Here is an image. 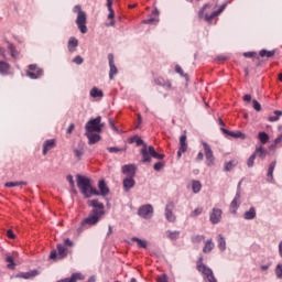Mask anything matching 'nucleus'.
<instances>
[{"mask_svg": "<svg viewBox=\"0 0 282 282\" xmlns=\"http://www.w3.org/2000/svg\"><path fill=\"white\" fill-rule=\"evenodd\" d=\"M77 186L80 191V193L86 197V199H89V197H93V195H102V197H107L109 195V187H107V183L105 181H99L98 183V189H96L94 186H91V180L77 174Z\"/></svg>", "mask_w": 282, "mask_h": 282, "instance_id": "f257e3e1", "label": "nucleus"}, {"mask_svg": "<svg viewBox=\"0 0 282 282\" xmlns=\"http://www.w3.org/2000/svg\"><path fill=\"white\" fill-rule=\"evenodd\" d=\"M192 188L194 193H199V191H202V183L199 181H194L192 183Z\"/></svg>", "mask_w": 282, "mask_h": 282, "instance_id": "a19ab883", "label": "nucleus"}, {"mask_svg": "<svg viewBox=\"0 0 282 282\" xmlns=\"http://www.w3.org/2000/svg\"><path fill=\"white\" fill-rule=\"evenodd\" d=\"M209 4H205L200 10H199V17H204V12H206V8H208Z\"/></svg>", "mask_w": 282, "mask_h": 282, "instance_id": "e2e57ef3", "label": "nucleus"}, {"mask_svg": "<svg viewBox=\"0 0 282 282\" xmlns=\"http://www.w3.org/2000/svg\"><path fill=\"white\" fill-rule=\"evenodd\" d=\"M242 100H243V102H246L247 105H249V104L252 101V96H250V95H245V96L242 97Z\"/></svg>", "mask_w": 282, "mask_h": 282, "instance_id": "6e6d98bb", "label": "nucleus"}, {"mask_svg": "<svg viewBox=\"0 0 282 282\" xmlns=\"http://www.w3.org/2000/svg\"><path fill=\"white\" fill-rule=\"evenodd\" d=\"M282 142V134H280L275 140H274V144H281Z\"/></svg>", "mask_w": 282, "mask_h": 282, "instance_id": "69168bd1", "label": "nucleus"}, {"mask_svg": "<svg viewBox=\"0 0 282 282\" xmlns=\"http://www.w3.org/2000/svg\"><path fill=\"white\" fill-rule=\"evenodd\" d=\"M6 262L8 263L7 264V268L9 269V270H14V258H12V256H7L6 257Z\"/></svg>", "mask_w": 282, "mask_h": 282, "instance_id": "e433bc0d", "label": "nucleus"}, {"mask_svg": "<svg viewBox=\"0 0 282 282\" xmlns=\"http://www.w3.org/2000/svg\"><path fill=\"white\" fill-rule=\"evenodd\" d=\"M132 241H135L139 246V248H147V246H149V243L147 242V240H142L140 238H132Z\"/></svg>", "mask_w": 282, "mask_h": 282, "instance_id": "ea45409f", "label": "nucleus"}, {"mask_svg": "<svg viewBox=\"0 0 282 282\" xmlns=\"http://www.w3.org/2000/svg\"><path fill=\"white\" fill-rule=\"evenodd\" d=\"M205 239H206V237H204L203 235L192 236V242H194V243H202V241H204Z\"/></svg>", "mask_w": 282, "mask_h": 282, "instance_id": "58836bf2", "label": "nucleus"}, {"mask_svg": "<svg viewBox=\"0 0 282 282\" xmlns=\"http://www.w3.org/2000/svg\"><path fill=\"white\" fill-rule=\"evenodd\" d=\"M28 185V183L26 182H23V181H21V182H7L6 184H4V186L7 187V188H13V186H26Z\"/></svg>", "mask_w": 282, "mask_h": 282, "instance_id": "2f4dec72", "label": "nucleus"}, {"mask_svg": "<svg viewBox=\"0 0 282 282\" xmlns=\"http://www.w3.org/2000/svg\"><path fill=\"white\" fill-rule=\"evenodd\" d=\"M64 246H68L69 248H72V246H74V241H72L69 238L64 240Z\"/></svg>", "mask_w": 282, "mask_h": 282, "instance_id": "bf43d9fd", "label": "nucleus"}, {"mask_svg": "<svg viewBox=\"0 0 282 282\" xmlns=\"http://www.w3.org/2000/svg\"><path fill=\"white\" fill-rule=\"evenodd\" d=\"M108 61H109V78L110 80H113V76L118 74V67H116V62L113 61V54H108Z\"/></svg>", "mask_w": 282, "mask_h": 282, "instance_id": "ddd939ff", "label": "nucleus"}, {"mask_svg": "<svg viewBox=\"0 0 282 282\" xmlns=\"http://www.w3.org/2000/svg\"><path fill=\"white\" fill-rule=\"evenodd\" d=\"M109 153H120V151H122V149L116 148V147H110L107 148Z\"/></svg>", "mask_w": 282, "mask_h": 282, "instance_id": "5fc2aeb1", "label": "nucleus"}, {"mask_svg": "<svg viewBox=\"0 0 282 282\" xmlns=\"http://www.w3.org/2000/svg\"><path fill=\"white\" fill-rule=\"evenodd\" d=\"M0 74L8 76L10 74V65L7 62L0 61Z\"/></svg>", "mask_w": 282, "mask_h": 282, "instance_id": "b1692460", "label": "nucleus"}, {"mask_svg": "<svg viewBox=\"0 0 282 282\" xmlns=\"http://www.w3.org/2000/svg\"><path fill=\"white\" fill-rule=\"evenodd\" d=\"M87 205L91 206L94 209L89 213L88 217L82 221V228H91V226H96L105 215V204L98 202V199L88 200Z\"/></svg>", "mask_w": 282, "mask_h": 282, "instance_id": "f03ea898", "label": "nucleus"}, {"mask_svg": "<svg viewBox=\"0 0 282 282\" xmlns=\"http://www.w3.org/2000/svg\"><path fill=\"white\" fill-rule=\"evenodd\" d=\"M141 155H142V162L147 163V162H151V158H154L155 160H164V154H160L158 152H155V148H153V145L147 147L144 145L141 149Z\"/></svg>", "mask_w": 282, "mask_h": 282, "instance_id": "20e7f679", "label": "nucleus"}, {"mask_svg": "<svg viewBox=\"0 0 282 282\" xmlns=\"http://www.w3.org/2000/svg\"><path fill=\"white\" fill-rule=\"evenodd\" d=\"M186 131L180 138V148L177 151V160L182 159V153H186L188 151V143L186 142Z\"/></svg>", "mask_w": 282, "mask_h": 282, "instance_id": "9b49d317", "label": "nucleus"}, {"mask_svg": "<svg viewBox=\"0 0 282 282\" xmlns=\"http://www.w3.org/2000/svg\"><path fill=\"white\" fill-rule=\"evenodd\" d=\"M224 10H226V4H223L217 11H215V13L219 17Z\"/></svg>", "mask_w": 282, "mask_h": 282, "instance_id": "052dcab7", "label": "nucleus"}, {"mask_svg": "<svg viewBox=\"0 0 282 282\" xmlns=\"http://www.w3.org/2000/svg\"><path fill=\"white\" fill-rule=\"evenodd\" d=\"M122 173L128 177H135V165L133 164L123 165Z\"/></svg>", "mask_w": 282, "mask_h": 282, "instance_id": "f3484780", "label": "nucleus"}, {"mask_svg": "<svg viewBox=\"0 0 282 282\" xmlns=\"http://www.w3.org/2000/svg\"><path fill=\"white\" fill-rule=\"evenodd\" d=\"M257 218V208L250 207L248 212L243 214V219L252 220Z\"/></svg>", "mask_w": 282, "mask_h": 282, "instance_id": "5701e85b", "label": "nucleus"}, {"mask_svg": "<svg viewBox=\"0 0 282 282\" xmlns=\"http://www.w3.org/2000/svg\"><path fill=\"white\" fill-rule=\"evenodd\" d=\"M154 83L160 87H165V89H171L172 87L171 80L164 79L163 77H158L156 79H154Z\"/></svg>", "mask_w": 282, "mask_h": 282, "instance_id": "412c9836", "label": "nucleus"}, {"mask_svg": "<svg viewBox=\"0 0 282 282\" xmlns=\"http://www.w3.org/2000/svg\"><path fill=\"white\" fill-rule=\"evenodd\" d=\"M258 138L262 144H268V140H270V135H268L265 132H260Z\"/></svg>", "mask_w": 282, "mask_h": 282, "instance_id": "c9c22d12", "label": "nucleus"}, {"mask_svg": "<svg viewBox=\"0 0 282 282\" xmlns=\"http://www.w3.org/2000/svg\"><path fill=\"white\" fill-rule=\"evenodd\" d=\"M229 135L231 137V138H246V135L243 134V133H241V132H229Z\"/></svg>", "mask_w": 282, "mask_h": 282, "instance_id": "09e8293b", "label": "nucleus"}, {"mask_svg": "<svg viewBox=\"0 0 282 282\" xmlns=\"http://www.w3.org/2000/svg\"><path fill=\"white\" fill-rule=\"evenodd\" d=\"M86 138H88V144L100 142V135L94 132H86Z\"/></svg>", "mask_w": 282, "mask_h": 282, "instance_id": "4be33fe9", "label": "nucleus"}, {"mask_svg": "<svg viewBox=\"0 0 282 282\" xmlns=\"http://www.w3.org/2000/svg\"><path fill=\"white\" fill-rule=\"evenodd\" d=\"M66 180H67V182L70 184V188H74V186H75L74 176L68 175V176L66 177Z\"/></svg>", "mask_w": 282, "mask_h": 282, "instance_id": "4d7b16f0", "label": "nucleus"}, {"mask_svg": "<svg viewBox=\"0 0 282 282\" xmlns=\"http://www.w3.org/2000/svg\"><path fill=\"white\" fill-rule=\"evenodd\" d=\"M274 169H276V161L271 162L268 169L267 175L271 178L274 180Z\"/></svg>", "mask_w": 282, "mask_h": 282, "instance_id": "7c9ffc66", "label": "nucleus"}, {"mask_svg": "<svg viewBox=\"0 0 282 282\" xmlns=\"http://www.w3.org/2000/svg\"><path fill=\"white\" fill-rule=\"evenodd\" d=\"M135 186V180H133L132 176H128L123 180V188L128 193V191H131Z\"/></svg>", "mask_w": 282, "mask_h": 282, "instance_id": "6ab92c4d", "label": "nucleus"}, {"mask_svg": "<svg viewBox=\"0 0 282 282\" xmlns=\"http://www.w3.org/2000/svg\"><path fill=\"white\" fill-rule=\"evenodd\" d=\"M254 160H257L256 154H252L248 160H247V166L249 169H252L254 166Z\"/></svg>", "mask_w": 282, "mask_h": 282, "instance_id": "c03bdc74", "label": "nucleus"}, {"mask_svg": "<svg viewBox=\"0 0 282 282\" xmlns=\"http://www.w3.org/2000/svg\"><path fill=\"white\" fill-rule=\"evenodd\" d=\"M245 58H254L257 56L256 52H246L243 53Z\"/></svg>", "mask_w": 282, "mask_h": 282, "instance_id": "864d4df0", "label": "nucleus"}, {"mask_svg": "<svg viewBox=\"0 0 282 282\" xmlns=\"http://www.w3.org/2000/svg\"><path fill=\"white\" fill-rule=\"evenodd\" d=\"M239 204H241V193L237 192L235 198L230 204L231 213H237V208H239Z\"/></svg>", "mask_w": 282, "mask_h": 282, "instance_id": "a211bd4d", "label": "nucleus"}, {"mask_svg": "<svg viewBox=\"0 0 282 282\" xmlns=\"http://www.w3.org/2000/svg\"><path fill=\"white\" fill-rule=\"evenodd\" d=\"M55 148H56V140L55 139L46 140L43 143V150H42L43 155H45L48 151H52V149H55Z\"/></svg>", "mask_w": 282, "mask_h": 282, "instance_id": "dca6fc26", "label": "nucleus"}, {"mask_svg": "<svg viewBox=\"0 0 282 282\" xmlns=\"http://www.w3.org/2000/svg\"><path fill=\"white\" fill-rule=\"evenodd\" d=\"M237 164H239V163L236 160L225 163V171H232V169H235V166H237Z\"/></svg>", "mask_w": 282, "mask_h": 282, "instance_id": "4c0bfd02", "label": "nucleus"}, {"mask_svg": "<svg viewBox=\"0 0 282 282\" xmlns=\"http://www.w3.org/2000/svg\"><path fill=\"white\" fill-rule=\"evenodd\" d=\"M113 0H107V8L109 10L108 19L113 20L116 13L113 11Z\"/></svg>", "mask_w": 282, "mask_h": 282, "instance_id": "c85d7f7f", "label": "nucleus"}, {"mask_svg": "<svg viewBox=\"0 0 282 282\" xmlns=\"http://www.w3.org/2000/svg\"><path fill=\"white\" fill-rule=\"evenodd\" d=\"M101 122L102 117L100 116L95 119H90L85 126L86 131L89 133H100L102 131V128L105 127V123Z\"/></svg>", "mask_w": 282, "mask_h": 282, "instance_id": "423d86ee", "label": "nucleus"}, {"mask_svg": "<svg viewBox=\"0 0 282 282\" xmlns=\"http://www.w3.org/2000/svg\"><path fill=\"white\" fill-rule=\"evenodd\" d=\"M218 248L221 250V252L226 250V239L221 235L218 236Z\"/></svg>", "mask_w": 282, "mask_h": 282, "instance_id": "72a5a7b5", "label": "nucleus"}, {"mask_svg": "<svg viewBox=\"0 0 282 282\" xmlns=\"http://www.w3.org/2000/svg\"><path fill=\"white\" fill-rule=\"evenodd\" d=\"M167 237L172 241H175V239H180V231H167Z\"/></svg>", "mask_w": 282, "mask_h": 282, "instance_id": "79ce46f5", "label": "nucleus"}, {"mask_svg": "<svg viewBox=\"0 0 282 282\" xmlns=\"http://www.w3.org/2000/svg\"><path fill=\"white\" fill-rule=\"evenodd\" d=\"M281 116H282V111L275 110L274 115L270 116L268 118V120H269V122H276L279 120V118H281Z\"/></svg>", "mask_w": 282, "mask_h": 282, "instance_id": "f704fd0d", "label": "nucleus"}, {"mask_svg": "<svg viewBox=\"0 0 282 282\" xmlns=\"http://www.w3.org/2000/svg\"><path fill=\"white\" fill-rule=\"evenodd\" d=\"M154 171H162L164 169V162H158L153 166Z\"/></svg>", "mask_w": 282, "mask_h": 282, "instance_id": "3c124183", "label": "nucleus"}, {"mask_svg": "<svg viewBox=\"0 0 282 282\" xmlns=\"http://www.w3.org/2000/svg\"><path fill=\"white\" fill-rule=\"evenodd\" d=\"M135 142H137V147H142V144H143V147L147 145L144 143V141L142 139H140V138H138Z\"/></svg>", "mask_w": 282, "mask_h": 282, "instance_id": "0e129e2a", "label": "nucleus"}, {"mask_svg": "<svg viewBox=\"0 0 282 282\" xmlns=\"http://www.w3.org/2000/svg\"><path fill=\"white\" fill-rule=\"evenodd\" d=\"M214 248H215V242H213V239H209L205 242V246L203 248V252L205 254H208V252H213Z\"/></svg>", "mask_w": 282, "mask_h": 282, "instance_id": "a878e982", "label": "nucleus"}, {"mask_svg": "<svg viewBox=\"0 0 282 282\" xmlns=\"http://www.w3.org/2000/svg\"><path fill=\"white\" fill-rule=\"evenodd\" d=\"M17 276H18V279H34V276H39V270L21 272Z\"/></svg>", "mask_w": 282, "mask_h": 282, "instance_id": "aec40b11", "label": "nucleus"}, {"mask_svg": "<svg viewBox=\"0 0 282 282\" xmlns=\"http://www.w3.org/2000/svg\"><path fill=\"white\" fill-rule=\"evenodd\" d=\"M203 149L206 158V166H215V154L213 153V149L206 142H203Z\"/></svg>", "mask_w": 282, "mask_h": 282, "instance_id": "6e6552de", "label": "nucleus"}, {"mask_svg": "<svg viewBox=\"0 0 282 282\" xmlns=\"http://www.w3.org/2000/svg\"><path fill=\"white\" fill-rule=\"evenodd\" d=\"M109 127L115 131V133H120V130L116 127V123H113V120L109 119Z\"/></svg>", "mask_w": 282, "mask_h": 282, "instance_id": "8fccbe9b", "label": "nucleus"}, {"mask_svg": "<svg viewBox=\"0 0 282 282\" xmlns=\"http://www.w3.org/2000/svg\"><path fill=\"white\" fill-rule=\"evenodd\" d=\"M0 56H1L2 58H6V48L0 47Z\"/></svg>", "mask_w": 282, "mask_h": 282, "instance_id": "338daca9", "label": "nucleus"}, {"mask_svg": "<svg viewBox=\"0 0 282 282\" xmlns=\"http://www.w3.org/2000/svg\"><path fill=\"white\" fill-rule=\"evenodd\" d=\"M275 274H276L278 279H282V264L276 265Z\"/></svg>", "mask_w": 282, "mask_h": 282, "instance_id": "de8ad7c7", "label": "nucleus"}, {"mask_svg": "<svg viewBox=\"0 0 282 282\" xmlns=\"http://www.w3.org/2000/svg\"><path fill=\"white\" fill-rule=\"evenodd\" d=\"M26 75L29 78H32V80H36V78H41V76H43V68L37 67L35 64H31L29 65Z\"/></svg>", "mask_w": 282, "mask_h": 282, "instance_id": "1a4fd4ad", "label": "nucleus"}, {"mask_svg": "<svg viewBox=\"0 0 282 282\" xmlns=\"http://www.w3.org/2000/svg\"><path fill=\"white\" fill-rule=\"evenodd\" d=\"M215 17H218L215 11H214L212 14L206 13V14H205V21H207L208 23H210V21H213V19H215Z\"/></svg>", "mask_w": 282, "mask_h": 282, "instance_id": "49530a36", "label": "nucleus"}, {"mask_svg": "<svg viewBox=\"0 0 282 282\" xmlns=\"http://www.w3.org/2000/svg\"><path fill=\"white\" fill-rule=\"evenodd\" d=\"M175 209V203L170 202L165 206V218L167 221H175L176 217L173 215V210Z\"/></svg>", "mask_w": 282, "mask_h": 282, "instance_id": "f8f14e48", "label": "nucleus"}, {"mask_svg": "<svg viewBox=\"0 0 282 282\" xmlns=\"http://www.w3.org/2000/svg\"><path fill=\"white\" fill-rule=\"evenodd\" d=\"M78 281H85V275L83 273L76 272L70 275V278H65L62 280H58L57 282H78Z\"/></svg>", "mask_w": 282, "mask_h": 282, "instance_id": "2eb2a0df", "label": "nucleus"}, {"mask_svg": "<svg viewBox=\"0 0 282 282\" xmlns=\"http://www.w3.org/2000/svg\"><path fill=\"white\" fill-rule=\"evenodd\" d=\"M73 63H75L76 65H83L84 59L80 55H77L74 59Z\"/></svg>", "mask_w": 282, "mask_h": 282, "instance_id": "603ef678", "label": "nucleus"}, {"mask_svg": "<svg viewBox=\"0 0 282 282\" xmlns=\"http://www.w3.org/2000/svg\"><path fill=\"white\" fill-rule=\"evenodd\" d=\"M158 282H169V281L166 280V276L163 275L159 278Z\"/></svg>", "mask_w": 282, "mask_h": 282, "instance_id": "774afa93", "label": "nucleus"}, {"mask_svg": "<svg viewBox=\"0 0 282 282\" xmlns=\"http://www.w3.org/2000/svg\"><path fill=\"white\" fill-rule=\"evenodd\" d=\"M260 56L261 58H272V56H274V54H276V51H268V50H261L260 51Z\"/></svg>", "mask_w": 282, "mask_h": 282, "instance_id": "c756f323", "label": "nucleus"}, {"mask_svg": "<svg viewBox=\"0 0 282 282\" xmlns=\"http://www.w3.org/2000/svg\"><path fill=\"white\" fill-rule=\"evenodd\" d=\"M8 50L12 56V58H18L19 57V52L17 51V48L14 47V45L12 43L8 44Z\"/></svg>", "mask_w": 282, "mask_h": 282, "instance_id": "473e14b6", "label": "nucleus"}, {"mask_svg": "<svg viewBox=\"0 0 282 282\" xmlns=\"http://www.w3.org/2000/svg\"><path fill=\"white\" fill-rule=\"evenodd\" d=\"M175 72H176V74H180L181 76H184V69H182V66L176 65L175 66Z\"/></svg>", "mask_w": 282, "mask_h": 282, "instance_id": "13d9d810", "label": "nucleus"}, {"mask_svg": "<svg viewBox=\"0 0 282 282\" xmlns=\"http://www.w3.org/2000/svg\"><path fill=\"white\" fill-rule=\"evenodd\" d=\"M139 217L143 219H151L153 217V206L152 205H143L138 210Z\"/></svg>", "mask_w": 282, "mask_h": 282, "instance_id": "9d476101", "label": "nucleus"}, {"mask_svg": "<svg viewBox=\"0 0 282 282\" xmlns=\"http://www.w3.org/2000/svg\"><path fill=\"white\" fill-rule=\"evenodd\" d=\"M73 12H77L76 25L82 34H87V13L83 11L80 4L74 7Z\"/></svg>", "mask_w": 282, "mask_h": 282, "instance_id": "7ed1b4c3", "label": "nucleus"}, {"mask_svg": "<svg viewBox=\"0 0 282 282\" xmlns=\"http://www.w3.org/2000/svg\"><path fill=\"white\" fill-rule=\"evenodd\" d=\"M74 153H75V158H77V160H80L83 158V155H85V150L83 149H75L74 150Z\"/></svg>", "mask_w": 282, "mask_h": 282, "instance_id": "a18cd8bd", "label": "nucleus"}, {"mask_svg": "<svg viewBox=\"0 0 282 282\" xmlns=\"http://www.w3.org/2000/svg\"><path fill=\"white\" fill-rule=\"evenodd\" d=\"M7 237H9V239H14V231H12V229H9L7 231Z\"/></svg>", "mask_w": 282, "mask_h": 282, "instance_id": "680f3d73", "label": "nucleus"}, {"mask_svg": "<svg viewBox=\"0 0 282 282\" xmlns=\"http://www.w3.org/2000/svg\"><path fill=\"white\" fill-rule=\"evenodd\" d=\"M253 155H256V158H260L261 160H265V155H268V152L262 147H259L256 149Z\"/></svg>", "mask_w": 282, "mask_h": 282, "instance_id": "cd10ccee", "label": "nucleus"}, {"mask_svg": "<svg viewBox=\"0 0 282 282\" xmlns=\"http://www.w3.org/2000/svg\"><path fill=\"white\" fill-rule=\"evenodd\" d=\"M196 268L198 270V272H202V274H204L205 279L207 280V282H217V279L215 278V273H213V269L206 267V264H204V258H198L197 262H196Z\"/></svg>", "mask_w": 282, "mask_h": 282, "instance_id": "39448f33", "label": "nucleus"}, {"mask_svg": "<svg viewBox=\"0 0 282 282\" xmlns=\"http://www.w3.org/2000/svg\"><path fill=\"white\" fill-rule=\"evenodd\" d=\"M202 213H204V208L197 207L189 214V217H199V215H202Z\"/></svg>", "mask_w": 282, "mask_h": 282, "instance_id": "37998d69", "label": "nucleus"}, {"mask_svg": "<svg viewBox=\"0 0 282 282\" xmlns=\"http://www.w3.org/2000/svg\"><path fill=\"white\" fill-rule=\"evenodd\" d=\"M67 254H69L67 247H65V245L58 243L56 249L51 251L50 259H52V261H61L65 259Z\"/></svg>", "mask_w": 282, "mask_h": 282, "instance_id": "0eeeda50", "label": "nucleus"}, {"mask_svg": "<svg viewBox=\"0 0 282 282\" xmlns=\"http://www.w3.org/2000/svg\"><path fill=\"white\" fill-rule=\"evenodd\" d=\"M221 209L214 208L209 215V221H212V224H219V221H221Z\"/></svg>", "mask_w": 282, "mask_h": 282, "instance_id": "4468645a", "label": "nucleus"}, {"mask_svg": "<svg viewBox=\"0 0 282 282\" xmlns=\"http://www.w3.org/2000/svg\"><path fill=\"white\" fill-rule=\"evenodd\" d=\"M105 96V94L102 93L101 89H99L98 87H94L90 90V97L91 98H102Z\"/></svg>", "mask_w": 282, "mask_h": 282, "instance_id": "bb28decb", "label": "nucleus"}, {"mask_svg": "<svg viewBox=\"0 0 282 282\" xmlns=\"http://www.w3.org/2000/svg\"><path fill=\"white\" fill-rule=\"evenodd\" d=\"M77 47H78V39L70 37L68 40V52H70V53L76 52Z\"/></svg>", "mask_w": 282, "mask_h": 282, "instance_id": "393cba45", "label": "nucleus"}]
</instances>
